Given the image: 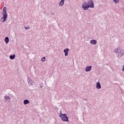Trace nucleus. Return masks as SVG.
Returning <instances> with one entry per match:
<instances>
[{
  "mask_svg": "<svg viewBox=\"0 0 124 124\" xmlns=\"http://www.w3.org/2000/svg\"><path fill=\"white\" fill-rule=\"evenodd\" d=\"M82 8L83 10H88L89 8H94V3L93 0H89L88 2H84L82 4Z\"/></svg>",
  "mask_w": 124,
  "mask_h": 124,
  "instance_id": "f257e3e1",
  "label": "nucleus"
},
{
  "mask_svg": "<svg viewBox=\"0 0 124 124\" xmlns=\"http://www.w3.org/2000/svg\"><path fill=\"white\" fill-rule=\"evenodd\" d=\"M113 52L117 57L122 58V57L124 56V49H123L121 47H117L115 48L113 50Z\"/></svg>",
  "mask_w": 124,
  "mask_h": 124,
  "instance_id": "f03ea898",
  "label": "nucleus"
},
{
  "mask_svg": "<svg viewBox=\"0 0 124 124\" xmlns=\"http://www.w3.org/2000/svg\"><path fill=\"white\" fill-rule=\"evenodd\" d=\"M7 9H6V7H4L2 10L3 13H2L3 16L0 19V21L4 22L6 21V19H7V12L6 11Z\"/></svg>",
  "mask_w": 124,
  "mask_h": 124,
  "instance_id": "7ed1b4c3",
  "label": "nucleus"
},
{
  "mask_svg": "<svg viewBox=\"0 0 124 124\" xmlns=\"http://www.w3.org/2000/svg\"><path fill=\"white\" fill-rule=\"evenodd\" d=\"M60 117L61 118L63 122H68V117L65 114L62 113V112L60 113Z\"/></svg>",
  "mask_w": 124,
  "mask_h": 124,
  "instance_id": "20e7f679",
  "label": "nucleus"
},
{
  "mask_svg": "<svg viewBox=\"0 0 124 124\" xmlns=\"http://www.w3.org/2000/svg\"><path fill=\"white\" fill-rule=\"evenodd\" d=\"M92 66H87L85 67V71L86 72H90L92 70Z\"/></svg>",
  "mask_w": 124,
  "mask_h": 124,
  "instance_id": "39448f33",
  "label": "nucleus"
},
{
  "mask_svg": "<svg viewBox=\"0 0 124 124\" xmlns=\"http://www.w3.org/2000/svg\"><path fill=\"white\" fill-rule=\"evenodd\" d=\"M28 83L30 86H32L33 81L29 78H28Z\"/></svg>",
  "mask_w": 124,
  "mask_h": 124,
  "instance_id": "423d86ee",
  "label": "nucleus"
},
{
  "mask_svg": "<svg viewBox=\"0 0 124 124\" xmlns=\"http://www.w3.org/2000/svg\"><path fill=\"white\" fill-rule=\"evenodd\" d=\"M96 88L98 90H100L101 89V84H100V82H97L96 83Z\"/></svg>",
  "mask_w": 124,
  "mask_h": 124,
  "instance_id": "0eeeda50",
  "label": "nucleus"
},
{
  "mask_svg": "<svg viewBox=\"0 0 124 124\" xmlns=\"http://www.w3.org/2000/svg\"><path fill=\"white\" fill-rule=\"evenodd\" d=\"M90 43L91 45H95L97 43V41L96 40H92L90 41Z\"/></svg>",
  "mask_w": 124,
  "mask_h": 124,
  "instance_id": "6e6552de",
  "label": "nucleus"
},
{
  "mask_svg": "<svg viewBox=\"0 0 124 124\" xmlns=\"http://www.w3.org/2000/svg\"><path fill=\"white\" fill-rule=\"evenodd\" d=\"M69 51V49L66 48L63 50L64 53H65V56L67 57L68 56V51Z\"/></svg>",
  "mask_w": 124,
  "mask_h": 124,
  "instance_id": "1a4fd4ad",
  "label": "nucleus"
},
{
  "mask_svg": "<svg viewBox=\"0 0 124 124\" xmlns=\"http://www.w3.org/2000/svg\"><path fill=\"white\" fill-rule=\"evenodd\" d=\"M64 5V0H61L59 3V6H63Z\"/></svg>",
  "mask_w": 124,
  "mask_h": 124,
  "instance_id": "9d476101",
  "label": "nucleus"
},
{
  "mask_svg": "<svg viewBox=\"0 0 124 124\" xmlns=\"http://www.w3.org/2000/svg\"><path fill=\"white\" fill-rule=\"evenodd\" d=\"M30 103V100L28 99L24 100L23 101V104L24 105H27V104H29Z\"/></svg>",
  "mask_w": 124,
  "mask_h": 124,
  "instance_id": "9b49d317",
  "label": "nucleus"
},
{
  "mask_svg": "<svg viewBox=\"0 0 124 124\" xmlns=\"http://www.w3.org/2000/svg\"><path fill=\"white\" fill-rule=\"evenodd\" d=\"M4 97L5 100L7 101H9V100L11 99L10 97H9L8 95H5Z\"/></svg>",
  "mask_w": 124,
  "mask_h": 124,
  "instance_id": "f8f14e48",
  "label": "nucleus"
},
{
  "mask_svg": "<svg viewBox=\"0 0 124 124\" xmlns=\"http://www.w3.org/2000/svg\"><path fill=\"white\" fill-rule=\"evenodd\" d=\"M4 41L6 44H8V43L9 42V38H8V37H6L5 38Z\"/></svg>",
  "mask_w": 124,
  "mask_h": 124,
  "instance_id": "ddd939ff",
  "label": "nucleus"
},
{
  "mask_svg": "<svg viewBox=\"0 0 124 124\" xmlns=\"http://www.w3.org/2000/svg\"><path fill=\"white\" fill-rule=\"evenodd\" d=\"M10 60H14V59H15V54H14L13 55H10Z\"/></svg>",
  "mask_w": 124,
  "mask_h": 124,
  "instance_id": "4468645a",
  "label": "nucleus"
},
{
  "mask_svg": "<svg viewBox=\"0 0 124 124\" xmlns=\"http://www.w3.org/2000/svg\"><path fill=\"white\" fill-rule=\"evenodd\" d=\"M46 60V57H44L41 59L40 61L44 62H45Z\"/></svg>",
  "mask_w": 124,
  "mask_h": 124,
  "instance_id": "2eb2a0df",
  "label": "nucleus"
},
{
  "mask_svg": "<svg viewBox=\"0 0 124 124\" xmlns=\"http://www.w3.org/2000/svg\"><path fill=\"white\" fill-rule=\"evenodd\" d=\"M113 1L115 3H119V2H120L119 0H113Z\"/></svg>",
  "mask_w": 124,
  "mask_h": 124,
  "instance_id": "dca6fc26",
  "label": "nucleus"
},
{
  "mask_svg": "<svg viewBox=\"0 0 124 124\" xmlns=\"http://www.w3.org/2000/svg\"><path fill=\"white\" fill-rule=\"evenodd\" d=\"M25 30H30V27H25Z\"/></svg>",
  "mask_w": 124,
  "mask_h": 124,
  "instance_id": "f3484780",
  "label": "nucleus"
},
{
  "mask_svg": "<svg viewBox=\"0 0 124 124\" xmlns=\"http://www.w3.org/2000/svg\"><path fill=\"white\" fill-rule=\"evenodd\" d=\"M40 88H43V86H40Z\"/></svg>",
  "mask_w": 124,
  "mask_h": 124,
  "instance_id": "a211bd4d",
  "label": "nucleus"
}]
</instances>
